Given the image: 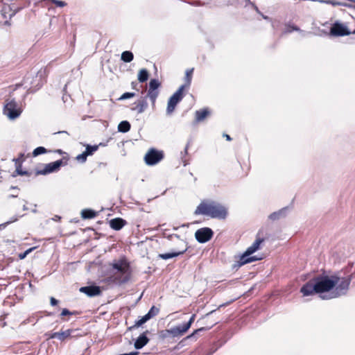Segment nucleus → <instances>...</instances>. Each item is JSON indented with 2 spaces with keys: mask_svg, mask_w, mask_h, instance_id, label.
<instances>
[{
  "mask_svg": "<svg viewBox=\"0 0 355 355\" xmlns=\"http://www.w3.org/2000/svg\"><path fill=\"white\" fill-rule=\"evenodd\" d=\"M56 152H57L58 153H59V154H61V155H62V154H64H64H66V153L63 152L61 149H58V150H56Z\"/></svg>",
  "mask_w": 355,
  "mask_h": 355,
  "instance_id": "52",
  "label": "nucleus"
},
{
  "mask_svg": "<svg viewBox=\"0 0 355 355\" xmlns=\"http://www.w3.org/2000/svg\"><path fill=\"white\" fill-rule=\"evenodd\" d=\"M187 250V248L181 251H171L166 253H162L158 254V258L162 259L163 260H167L170 259H173L177 257L180 255L184 254Z\"/></svg>",
  "mask_w": 355,
  "mask_h": 355,
  "instance_id": "17",
  "label": "nucleus"
},
{
  "mask_svg": "<svg viewBox=\"0 0 355 355\" xmlns=\"http://www.w3.org/2000/svg\"><path fill=\"white\" fill-rule=\"evenodd\" d=\"M214 232L211 228L205 227L197 230L195 232V239L200 243H205L214 236Z\"/></svg>",
  "mask_w": 355,
  "mask_h": 355,
  "instance_id": "10",
  "label": "nucleus"
},
{
  "mask_svg": "<svg viewBox=\"0 0 355 355\" xmlns=\"http://www.w3.org/2000/svg\"><path fill=\"white\" fill-rule=\"evenodd\" d=\"M50 304L53 306H56L58 304V300H56L55 297H51L50 298Z\"/></svg>",
  "mask_w": 355,
  "mask_h": 355,
  "instance_id": "43",
  "label": "nucleus"
},
{
  "mask_svg": "<svg viewBox=\"0 0 355 355\" xmlns=\"http://www.w3.org/2000/svg\"><path fill=\"white\" fill-rule=\"evenodd\" d=\"M188 148H184V150L181 152V159L184 166L189 164V162L184 159V157L188 155Z\"/></svg>",
  "mask_w": 355,
  "mask_h": 355,
  "instance_id": "39",
  "label": "nucleus"
},
{
  "mask_svg": "<svg viewBox=\"0 0 355 355\" xmlns=\"http://www.w3.org/2000/svg\"><path fill=\"white\" fill-rule=\"evenodd\" d=\"M223 137H225L227 141L232 140V137L229 135L223 134Z\"/></svg>",
  "mask_w": 355,
  "mask_h": 355,
  "instance_id": "48",
  "label": "nucleus"
},
{
  "mask_svg": "<svg viewBox=\"0 0 355 355\" xmlns=\"http://www.w3.org/2000/svg\"><path fill=\"white\" fill-rule=\"evenodd\" d=\"M21 164L22 161L19 164V166H17L15 172L12 174V177H16V175H29L31 174L28 171L21 168Z\"/></svg>",
  "mask_w": 355,
  "mask_h": 355,
  "instance_id": "29",
  "label": "nucleus"
},
{
  "mask_svg": "<svg viewBox=\"0 0 355 355\" xmlns=\"http://www.w3.org/2000/svg\"><path fill=\"white\" fill-rule=\"evenodd\" d=\"M148 333L149 331L146 330L136 339L134 343V347L136 349H141L148 343L149 338L147 336Z\"/></svg>",
  "mask_w": 355,
  "mask_h": 355,
  "instance_id": "15",
  "label": "nucleus"
},
{
  "mask_svg": "<svg viewBox=\"0 0 355 355\" xmlns=\"http://www.w3.org/2000/svg\"><path fill=\"white\" fill-rule=\"evenodd\" d=\"M10 24H11L10 21L8 20H6L4 21V25H6V26H10Z\"/></svg>",
  "mask_w": 355,
  "mask_h": 355,
  "instance_id": "53",
  "label": "nucleus"
},
{
  "mask_svg": "<svg viewBox=\"0 0 355 355\" xmlns=\"http://www.w3.org/2000/svg\"><path fill=\"white\" fill-rule=\"evenodd\" d=\"M159 309L155 306H153L146 315L150 320L151 318L157 315L159 313Z\"/></svg>",
  "mask_w": 355,
  "mask_h": 355,
  "instance_id": "31",
  "label": "nucleus"
},
{
  "mask_svg": "<svg viewBox=\"0 0 355 355\" xmlns=\"http://www.w3.org/2000/svg\"><path fill=\"white\" fill-rule=\"evenodd\" d=\"M24 202H25V204H26V203H27V201L24 200ZM23 210H24V211H27V210H28V208L27 207V206H26V205H24V206H23Z\"/></svg>",
  "mask_w": 355,
  "mask_h": 355,
  "instance_id": "51",
  "label": "nucleus"
},
{
  "mask_svg": "<svg viewBox=\"0 0 355 355\" xmlns=\"http://www.w3.org/2000/svg\"><path fill=\"white\" fill-rule=\"evenodd\" d=\"M195 215H204L211 218L225 220L228 215L227 208L221 203L212 200H202L196 207Z\"/></svg>",
  "mask_w": 355,
  "mask_h": 355,
  "instance_id": "2",
  "label": "nucleus"
},
{
  "mask_svg": "<svg viewBox=\"0 0 355 355\" xmlns=\"http://www.w3.org/2000/svg\"><path fill=\"white\" fill-rule=\"evenodd\" d=\"M351 33L355 34V29L352 32H351Z\"/></svg>",
  "mask_w": 355,
  "mask_h": 355,
  "instance_id": "61",
  "label": "nucleus"
},
{
  "mask_svg": "<svg viewBox=\"0 0 355 355\" xmlns=\"http://www.w3.org/2000/svg\"><path fill=\"white\" fill-rule=\"evenodd\" d=\"M262 258L257 257L256 255L252 256L249 253H248L246 251H245L239 258V260L237 261H235L234 264L232 265V269L233 270H238L240 267L247 264L256 261H259Z\"/></svg>",
  "mask_w": 355,
  "mask_h": 355,
  "instance_id": "12",
  "label": "nucleus"
},
{
  "mask_svg": "<svg viewBox=\"0 0 355 355\" xmlns=\"http://www.w3.org/2000/svg\"><path fill=\"white\" fill-rule=\"evenodd\" d=\"M351 34L347 26L339 21L334 22L330 28L329 35L334 37L347 36Z\"/></svg>",
  "mask_w": 355,
  "mask_h": 355,
  "instance_id": "11",
  "label": "nucleus"
},
{
  "mask_svg": "<svg viewBox=\"0 0 355 355\" xmlns=\"http://www.w3.org/2000/svg\"><path fill=\"white\" fill-rule=\"evenodd\" d=\"M10 189H19V188L17 186H11Z\"/></svg>",
  "mask_w": 355,
  "mask_h": 355,
  "instance_id": "56",
  "label": "nucleus"
},
{
  "mask_svg": "<svg viewBox=\"0 0 355 355\" xmlns=\"http://www.w3.org/2000/svg\"><path fill=\"white\" fill-rule=\"evenodd\" d=\"M178 327L180 328L183 334L186 333L191 327V326L187 322H185L182 325H178Z\"/></svg>",
  "mask_w": 355,
  "mask_h": 355,
  "instance_id": "41",
  "label": "nucleus"
},
{
  "mask_svg": "<svg viewBox=\"0 0 355 355\" xmlns=\"http://www.w3.org/2000/svg\"><path fill=\"white\" fill-rule=\"evenodd\" d=\"M211 327H212V326L198 328V329H196L191 334L188 336L187 337V338H191L192 337H194L197 334L200 333L202 331H207V330L210 329Z\"/></svg>",
  "mask_w": 355,
  "mask_h": 355,
  "instance_id": "34",
  "label": "nucleus"
},
{
  "mask_svg": "<svg viewBox=\"0 0 355 355\" xmlns=\"http://www.w3.org/2000/svg\"><path fill=\"white\" fill-rule=\"evenodd\" d=\"M247 4L251 5L253 2L250 0H244Z\"/></svg>",
  "mask_w": 355,
  "mask_h": 355,
  "instance_id": "54",
  "label": "nucleus"
},
{
  "mask_svg": "<svg viewBox=\"0 0 355 355\" xmlns=\"http://www.w3.org/2000/svg\"><path fill=\"white\" fill-rule=\"evenodd\" d=\"M218 349V347H212L210 348L209 352L206 355H211L213 354L216 350Z\"/></svg>",
  "mask_w": 355,
  "mask_h": 355,
  "instance_id": "45",
  "label": "nucleus"
},
{
  "mask_svg": "<svg viewBox=\"0 0 355 355\" xmlns=\"http://www.w3.org/2000/svg\"><path fill=\"white\" fill-rule=\"evenodd\" d=\"M76 331V329H69L60 332H54L49 335V338H57L60 341H64L67 338L74 337L75 336L72 335V334Z\"/></svg>",
  "mask_w": 355,
  "mask_h": 355,
  "instance_id": "14",
  "label": "nucleus"
},
{
  "mask_svg": "<svg viewBox=\"0 0 355 355\" xmlns=\"http://www.w3.org/2000/svg\"><path fill=\"white\" fill-rule=\"evenodd\" d=\"M178 229V227H173V230H177Z\"/></svg>",
  "mask_w": 355,
  "mask_h": 355,
  "instance_id": "60",
  "label": "nucleus"
},
{
  "mask_svg": "<svg viewBox=\"0 0 355 355\" xmlns=\"http://www.w3.org/2000/svg\"><path fill=\"white\" fill-rule=\"evenodd\" d=\"M110 227L116 231L121 230L125 225L126 224V221L121 218H115L111 219L109 221Z\"/></svg>",
  "mask_w": 355,
  "mask_h": 355,
  "instance_id": "18",
  "label": "nucleus"
},
{
  "mask_svg": "<svg viewBox=\"0 0 355 355\" xmlns=\"http://www.w3.org/2000/svg\"><path fill=\"white\" fill-rule=\"evenodd\" d=\"M161 87V83L158 79L153 78L148 83V90L147 94L141 97L132 104L130 107L132 111H135L138 114L143 113L148 106L147 98H148L151 102L153 107L155 105L156 100L159 94V88Z\"/></svg>",
  "mask_w": 355,
  "mask_h": 355,
  "instance_id": "3",
  "label": "nucleus"
},
{
  "mask_svg": "<svg viewBox=\"0 0 355 355\" xmlns=\"http://www.w3.org/2000/svg\"><path fill=\"white\" fill-rule=\"evenodd\" d=\"M257 12H259V9H258V7L256 6V4L254 3H252L251 5H250Z\"/></svg>",
  "mask_w": 355,
  "mask_h": 355,
  "instance_id": "49",
  "label": "nucleus"
},
{
  "mask_svg": "<svg viewBox=\"0 0 355 355\" xmlns=\"http://www.w3.org/2000/svg\"><path fill=\"white\" fill-rule=\"evenodd\" d=\"M131 128V125L128 121H122L118 125V131L122 133L128 132Z\"/></svg>",
  "mask_w": 355,
  "mask_h": 355,
  "instance_id": "25",
  "label": "nucleus"
},
{
  "mask_svg": "<svg viewBox=\"0 0 355 355\" xmlns=\"http://www.w3.org/2000/svg\"><path fill=\"white\" fill-rule=\"evenodd\" d=\"M164 157L162 150L151 148L146 153L144 156V162L148 166H154L161 162Z\"/></svg>",
  "mask_w": 355,
  "mask_h": 355,
  "instance_id": "9",
  "label": "nucleus"
},
{
  "mask_svg": "<svg viewBox=\"0 0 355 355\" xmlns=\"http://www.w3.org/2000/svg\"><path fill=\"white\" fill-rule=\"evenodd\" d=\"M12 161L15 164V167L17 168V166H19V164L21 162V161H24V154L21 153L17 158H13Z\"/></svg>",
  "mask_w": 355,
  "mask_h": 355,
  "instance_id": "42",
  "label": "nucleus"
},
{
  "mask_svg": "<svg viewBox=\"0 0 355 355\" xmlns=\"http://www.w3.org/2000/svg\"><path fill=\"white\" fill-rule=\"evenodd\" d=\"M112 268L116 270L119 273L118 275H116L114 279L117 281L120 284L127 283L131 276V269L130 264L125 259H120L119 261H115L112 264Z\"/></svg>",
  "mask_w": 355,
  "mask_h": 355,
  "instance_id": "5",
  "label": "nucleus"
},
{
  "mask_svg": "<svg viewBox=\"0 0 355 355\" xmlns=\"http://www.w3.org/2000/svg\"><path fill=\"white\" fill-rule=\"evenodd\" d=\"M35 248L33 247V248H28V250H25L24 252H21V253H19V255H18V257L19 259H25L27 255L31 253Z\"/></svg>",
  "mask_w": 355,
  "mask_h": 355,
  "instance_id": "38",
  "label": "nucleus"
},
{
  "mask_svg": "<svg viewBox=\"0 0 355 355\" xmlns=\"http://www.w3.org/2000/svg\"><path fill=\"white\" fill-rule=\"evenodd\" d=\"M135 95L136 94L134 92H125L119 98V101L129 99L135 96Z\"/></svg>",
  "mask_w": 355,
  "mask_h": 355,
  "instance_id": "35",
  "label": "nucleus"
},
{
  "mask_svg": "<svg viewBox=\"0 0 355 355\" xmlns=\"http://www.w3.org/2000/svg\"><path fill=\"white\" fill-rule=\"evenodd\" d=\"M145 92H146V91H145V90H143V91L141 92V94H144Z\"/></svg>",
  "mask_w": 355,
  "mask_h": 355,
  "instance_id": "62",
  "label": "nucleus"
},
{
  "mask_svg": "<svg viewBox=\"0 0 355 355\" xmlns=\"http://www.w3.org/2000/svg\"><path fill=\"white\" fill-rule=\"evenodd\" d=\"M98 148L97 145H89L86 146L85 150L84 151L88 156L92 155Z\"/></svg>",
  "mask_w": 355,
  "mask_h": 355,
  "instance_id": "30",
  "label": "nucleus"
},
{
  "mask_svg": "<svg viewBox=\"0 0 355 355\" xmlns=\"http://www.w3.org/2000/svg\"><path fill=\"white\" fill-rule=\"evenodd\" d=\"M67 161L68 158L64 157L62 159L46 164L43 169L36 171V175H45L49 173L58 172L60 169L61 166L67 164Z\"/></svg>",
  "mask_w": 355,
  "mask_h": 355,
  "instance_id": "7",
  "label": "nucleus"
},
{
  "mask_svg": "<svg viewBox=\"0 0 355 355\" xmlns=\"http://www.w3.org/2000/svg\"><path fill=\"white\" fill-rule=\"evenodd\" d=\"M149 73L146 69H141L138 73V80L139 83H145L148 80Z\"/></svg>",
  "mask_w": 355,
  "mask_h": 355,
  "instance_id": "26",
  "label": "nucleus"
},
{
  "mask_svg": "<svg viewBox=\"0 0 355 355\" xmlns=\"http://www.w3.org/2000/svg\"><path fill=\"white\" fill-rule=\"evenodd\" d=\"M293 31H298V32H300L303 37H305L307 35L311 34V32H305L304 31L301 30L296 25L291 24H286L285 30H284V33H292Z\"/></svg>",
  "mask_w": 355,
  "mask_h": 355,
  "instance_id": "21",
  "label": "nucleus"
},
{
  "mask_svg": "<svg viewBox=\"0 0 355 355\" xmlns=\"http://www.w3.org/2000/svg\"><path fill=\"white\" fill-rule=\"evenodd\" d=\"M314 1H318L322 3L330 4V5H332L333 6H347L349 8H355V6H352L350 4H347L346 3H343V2L335 1V0H314Z\"/></svg>",
  "mask_w": 355,
  "mask_h": 355,
  "instance_id": "22",
  "label": "nucleus"
},
{
  "mask_svg": "<svg viewBox=\"0 0 355 355\" xmlns=\"http://www.w3.org/2000/svg\"><path fill=\"white\" fill-rule=\"evenodd\" d=\"M214 312H215V310H213V311H211L209 312L208 313H207V314H206V316H208V315H209L212 314Z\"/></svg>",
  "mask_w": 355,
  "mask_h": 355,
  "instance_id": "57",
  "label": "nucleus"
},
{
  "mask_svg": "<svg viewBox=\"0 0 355 355\" xmlns=\"http://www.w3.org/2000/svg\"><path fill=\"white\" fill-rule=\"evenodd\" d=\"M79 291L90 297L100 295L102 293L101 286L96 284L82 286Z\"/></svg>",
  "mask_w": 355,
  "mask_h": 355,
  "instance_id": "13",
  "label": "nucleus"
},
{
  "mask_svg": "<svg viewBox=\"0 0 355 355\" xmlns=\"http://www.w3.org/2000/svg\"><path fill=\"white\" fill-rule=\"evenodd\" d=\"M210 114V112L207 107L203 108L199 110H196L195 112L196 119L195 121L196 123L201 122L203 121L207 116H208Z\"/></svg>",
  "mask_w": 355,
  "mask_h": 355,
  "instance_id": "19",
  "label": "nucleus"
},
{
  "mask_svg": "<svg viewBox=\"0 0 355 355\" xmlns=\"http://www.w3.org/2000/svg\"><path fill=\"white\" fill-rule=\"evenodd\" d=\"M22 112L21 108L19 106L15 98L6 99L3 107V114L10 120L18 118Z\"/></svg>",
  "mask_w": 355,
  "mask_h": 355,
  "instance_id": "6",
  "label": "nucleus"
},
{
  "mask_svg": "<svg viewBox=\"0 0 355 355\" xmlns=\"http://www.w3.org/2000/svg\"><path fill=\"white\" fill-rule=\"evenodd\" d=\"M121 59L124 62H130L134 59V55L130 51H125L121 53Z\"/></svg>",
  "mask_w": 355,
  "mask_h": 355,
  "instance_id": "28",
  "label": "nucleus"
},
{
  "mask_svg": "<svg viewBox=\"0 0 355 355\" xmlns=\"http://www.w3.org/2000/svg\"><path fill=\"white\" fill-rule=\"evenodd\" d=\"M191 144V139H189V140L187 141V144H186V146H185V148L189 149V146H190Z\"/></svg>",
  "mask_w": 355,
  "mask_h": 355,
  "instance_id": "50",
  "label": "nucleus"
},
{
  "mask_svg": "<svg viewBox=\"0 0 355 355\" xmlns=\"http://www.w3.org/2000/svg\"><path fill=\"white\" fill-rule=\"evenodd\" d=\"M264 241L263 238H257L254 242L246 249V252L250 254H252L260 249L261 244Z\"/></svg>",
  "mask_w": 355,
  "mask_h": 355,
  "instance_id": "20",
  "label": "nucleus"
},
{
  "mask_svg": "<svg viewBox=\"0 0 355 355\" xmlns=\"http://www.w3.org/2000/svg\"><path fill=\"white\" fill-rule=\"evenodd\" d=\"M173 237H175V238L178 239H180V235L177 234H173Z\"/></svg>",
  "mask_w": 355,
  "mask_h": 355,
  "instance_id": "55",
  "label": "nucleus"
},
{
  "mask_svg": "<svg viewBox=\"0 0 355 355\" xmlns=\"http://www.w3.org/2000/svg\"><path fill=\"white\" fill-rule=\"evenodd\" d=\"M97 213L92 209H85L81 211V217L83 219H92L96 216Z\"/></svg>",
  "mask_w": 355,
  "mask_h": 355,
  "instance_id": "24",
  "label": "nucleus"
},
{
  "mask_svg": "<svg viewBox=\"0 0 355 355\" xmlns=\"http://www.w3.org/2000/svg\"><path fill=\"white\" fill-rule=\"evenodd\" d=\"M87 157L88 155L85 152H83L81 154L76 156V159L80 163L83 164L87 161Z\"/></svg>",
  "mask_w": 355,
  "mask_h": 355,
  "instance_id": "37",
  "label": "nucleus"
},
{
  "mask_svg": "<svg viewBox=\"0 0 355 355\" xmlns=\"http://www.w3.org/2000/svg\"><path fill=\"white\" fill-rule=\"evenodd\" d=\"M184 87L180 86L178 89L169 98L166 107V114H171L175 109L177 105L184 98Z\"/></svg>",
  "mask_w": 355,
  "mask_h": 355,
  "instance_id": "8",
  "label": "nucleus"
},
{
  "mask_svg": "<svg viewBox=\"0 0 355 355\" xmlns=\"http://www.w3.org/2000/svg\"><path fill=\"white\" fill-rule=\"evenodd\" d=\"M17 195H13V194H11L9 196V198H17Z\"/></svg>",
  "mask_w": 355,
  "mask_h": 355,
  "instance_id": "58",
  "label": "nucleus"
},
{
  "mask_svg": "<svg viewBox=\"0 0 355 355\" xmlns=\"http://www.w3.org/2000/svg\"><path fill=\"white\" fill-rule=\"evenodd\" d=\"M169 332L173 338L183 335L180 328L178 326H175L170 329Z\"/></svg>",
  "mask_w": 355,
  "mask_h": 355,
  "instance_id": "32",
  "label": "nucleus"
},
{
  "mask_svg": "<svg viewBox=\"0 0 355 355\" xmlns=\"http://www.w3.org/2000/svg\"><path fill=\"white\" fill-rule=\"evenodd\" d=\"M47 152L46 148H45L43 146H38L35 148L33 151V157H37L38 155L44 154Z\"/></svg>",
  "mask_w": 355,
  "mask_h": 355,
  "instance_id": "33",
  "label": "nucleus"
},
{
  "mask_svg": "<svg viewBox=\"0 0 355 355\" xmlns=\"http://www.w3.org/2000/svg\"><path fill=\"white\" fill-rule=\"evenodd\" d=\"M46 69H40L37 71L35 76L28 74L24 78L25 87L28 88L26 93L24 96V98L26 97L28 94H33L39 90L45 82Z\"/></svg>",
  "mask_w": 355,
  "mask_h": 355,
  "instance_id": "4",
  "label": "nucleus"
},
{
  "mask_svg": "<svg viewBox=\"0 0 355 355\" xmlns=\"http://www.w3.org/2000/svg\"><path fill=\"white\" fill-rule=\"evenodd\" d=\"M78 314L77 311H71L67 308H64L62 309V311L60 313V316L64 317L67 315H73Z\"/></svg>",
  "mask_w": 355,
  "mask_h": 355,
  "instance_id": "36",
  "label": "nucleus"
},
{
  "mask_svg": "<svg viewBox=\"0 0 355 355\" xmlns=\"http://www.w3.org/2000/svg\"><path fill=\"white\" fill-rule=\"evenodd\" d=\"M55 134H63V135H69L68 132L64 131V130H63V131H58V132H55Z\"/></svg>",
  "mask_w": 355,
  "mask_h": 355,
  "instance_id": "47",
  "label": "nucleus"
},
{
  "mask_svg": "<svg viewBox=\"0 0 355 355\" xmlns=\"http://www.w3.org/2000/svg\"><path fill=\"white\" fill-rule=\"evenodd\" d=\"M170 335L169 329L162 330L159 333V338L163 340L168 338Z\"/></svg>",
  "mask_w": 355,
  "mask_h": 355,
  "instance_id": "40",
  "label": "nucleus"
},
{
  "mask_svg": "<svg viewBox=\"0 0 355 355\" xmlns=\"http://www.w3.org/2000/svg\"><path fill=\"white\" fill-rule=\"evenodd\" d=\"M290 210L289 207H284L277 211H274L268 216V218L272 221L285 218Z\"/></svg>",
  "mask_w": 355,
  "mask_h": 355,
  "instance_id": "16",
  "label": "nucleus"
},
{
  "mask_svg": "<svg viewBox=\"0 0 355 355\" xmlns=\"http://www.w3.org/2000/svg\"><path fill=\"white\" fill-rule=\"evenodd\" d=\"M150 319L147 317V315L145 314L144 316H142L140 319L138 320H136L135 322V324L133 326H131L128 327V330L131 331L135 328H137L145 324L146 322H148Z\"/></svg>",
  "mask_w": 355,
  "mask_h": 355,
  "instance_id": "27",
  "label": "nucleus"
},
{
  "mask_svg": "<svg viewBox=\"0 0 355 355\" xmlns=\"http://www.w3.org/2000/svg\"><path fill=\"white\" fill-rule=\"evenodd\" d=\"M193 73V68L189 69L186 71L185 76H184V84L181 85V86L184 87V89L189 88L191 83V80H192Z\"/></svg>",
  "mask_w": 355,
  "mask_h": 355,
  "instance_id": "23",
  "label": "nucleus"
},
{
  "mask_svg": "<svg viewBox=\"0 0 355 355\" xmlns=\"http://www.w3.org/2000/svg\"><path fill=\"white\" fill-rule=\"evenodd\" d=\"M352 278L353 274L343 270L331 275L322 273L305 283L300 291L304 297L319 294L324 300L338 298L347 295Z\"/></svg>",
  "mask_w": 355,
  "mask_h": 355,
  "instance_id": "1",
  "label": "nucleus"
},
{
  "mask_svg": "<svg viewBox=\"0 0 355 355\" xmlns=\"http://www.w3.org/2000/svg\"><path fill=\"white\" fill-rule=\"evenodd\" d=\"M195 318H196V314H193L190 319L189 320L188 322H187L190 326H191V324H193V322H194L195 320Z\"/></svg>",
  "mask_w": 355,
  "mask_h": 355,
  "instance_id": "44",
  "label": "nucleus"
},
{
  "mask_svg": "<svg viewBox=\"0 0 355 355\" xmlns=\"http://www.w3.org/2000/svg\"><path fill=\"white\" fill-rule=\"evenodd\" d=\"M163 235H164V237L166 238L167 239H168L170 241H171L173 238V234L167 235L166 234L164 233Z\"/></svg>",
  "mask_w": 355,
  "mask_h": 355,
  "instance_id": "46",
  "label": "nucleus"
},
{
  "mask_svg": "<svg viewBox=\"0 0 355 355\" xmlns=\"http://www.w3.org/2000/svg\"><path fill=\"white\" fill-rule=\"evenodd\" d=\"M37 209H33L32 210V212H33V213H37Z\"/></svg>",
  "mask_w": 355,
  "mask_h": 355,
  "instance_id": "59",
  "label": "nucleus"
}]
</instances>
